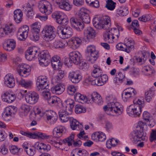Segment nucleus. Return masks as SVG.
Segmentation results:
<instances>
[{"mask_svg": "<svg viewBox=\"0 0 156 156\" xmlns=\"http://www.w3.org/2000/svg\"><path fill=\"white\" fill-rule=\"evenodd\" d=\"M52 18L55 19L56 22L59 24L66 25L69 20L65 14L61 12H55L52 15Z\"/></svg>", "mask_w": 156, "mask_h": 156, "instance_id": "9d476101", "label": "nucleus"}, {"mask_svg": "<svg viewBox=\"0 0 156 156\" xmlns=\"http://www.w3.org/2000/svg\"><path fill=\"white\" fill-rule=\"evenodd\" d=\"M146 126L145 122L141 121H139L136 124V129L132 132L130 135V138L134 144H136L139 141L147 140L146 134L143 132L144 127Z\"/></svg>", "mask_w": 156, "mask_h": 156, "instance_id": "f03ea898", "label": "nucleus"}, {"mask_svg": "<svg viewBox=\"0 0 156 156\" xmlns=\"http://www.w3.org/2000/svg\"><path fill=\"white\" fill-rule=\"evenodd\" d=\"M151 19L150 16L149 15H144L139 18V20L143 22H146L149 20Z\"/></svg>", "mask_w": 156, "mask_h": 156, "instance_id": "052dcab7", "label": "nucleus"}, {"mask_svg": "<svg viewBox=\"0 0 156 156\" xmlns=\"http://www.w3.org/2000/svg\"><path fill=\"white\" fill-rule=\"evenodd\" d=\"M38 133L37 137L42 139H51L52 137L51 136L47 135L45 133H42L38 132Z\"/></svg>", "mask_w": 156, "mask_h": 156, "instance_id": "bf43d9fd", "label": "nucleus"}, {"mask_svg": "<svg viewBox=\"0 0 156 156\" xmlns=\"http://www.w3.org/2000/svg\"><path fill=\"white\" fill-rule=\"evenodd\" d=\"M54 2L60 8L66 11L70 10L72 7V6L68 2L64 0H56L54 1Z\"/></svg>", "mask_w": 156, "mask_h": 156, "instance_id": "5701e85b", "label": "nucleus"}, {"mask_svg": "<svg viewBox=\"0 0 156 156\" xmlns=\"http://www.w3.org/2000/svg\"><path fill=\"white\" fill-rule=\"evenodd\" d=\"M133 95L126 92V90H124L122 94V99L124 102L127 101L129 98H132Z\"/></svg>", "mask_w": 156, "mask_h": 156, "instance_id": "de8ad7c7", "label": "nucleus"}, {"mask_svg": "<svg viewBox=\"0 0 156 156\" xmlns=\"http://www.w3.org/2000/svg\"><path fill=\"white\" fill-rule=\"evenodd\" d=\"M3 30L5 34H8L13 31L14 26L11 24L6 25Z\"/></svg>", "mask_w": 156, "mask_h": 156, "instance_id": "49530a36", "label": "nucleus"}, {"mask_svg": "<svg viewBox=\"0 0 156 156\" xmlns=\"http://www.w3.org/2000/svg\"><path fill=\"white\" fill-rule=\"evenodd\" d=\"M9 148L10 152L14 154H16L21 150H22V149L20 148L18 149L17 146H16L12 145L9 146Z\"/></svg>", "mask_w": 156, "mask_h": 156, "instance_id": "8fccbe9b", "label": "nucleus"}, {"mask_svg": "<svg viewBox=\"0 0 156 156\" xmlns=\"http://www.w3.org/2000/svg\"><path fill=\"white\" fill-rule=\"evenodd\" d=\"M70 126L71 129L73 130H79L83 128V126L75 119H73L71 123Z\"/></svg>", "mask_w": 156, "mask_h": 156, "instance_id": "4c0bfd02", "label": "nucleus"}, {"mask_svg": "<svg viewBox=\"0 0 156 156\" xmlns=\"http://www.w3.org/2000/svg\"><path fill=\"white\" fill-rule=\"evenodd\" d=\"M125 40L126 42L125 43V45L126 46V48L127 49H126L127 51V53H129L130 51L134 49V41L131 38H126Z\"/></svg>", "mask_w": 156, "mask_h": 156, "instance_id": "e433bc0d", "label": "nucleus"}, {"mask_svg": "<svg viewBox=\"0 0 156 156\" xmlns=\"http://www.w3.org/2000/svg\"><path fill=\"white\" fill-rule=\"evenodd\" d=\"M134 104L129 105L126 109V112L129 116H139L141 114L142 108L144 106L143 97H140L137 100L133 101Z\"/></svg>", "mask_w": 156, "mask_h": 156, "instance_id": "7ed1b4c3", "label": "nucleus"}, {"mask_svg": "<svg viewBox=\"0 0 156 156\" xmlns=\"http://www.w3.org/2000/svg\"><path fill=\"white\" fill-rule=\"evenodd\" d=\"M84 36L88 40L94 37L95 35L94 30L90 27L84 30Z\"/></svg>", "mask_w": 156, "mask_h": 156, "instance_id": "a878e982", "label": "nucleus"}, {"mask_svg": "<svg viewBox=\"0 0 156 156\" xmlns=\"http://www.w3.org/2000/svg\"><path fill=\"white\" fill-rule=\"evenodd\" d=\"M92 139L95 141L103 142L106 139L105 134L100 132H95L93 133L91 135Z\"/></svg>", "mask_w": 156, "mask_h": 156, "instance_id": "412c9836", "label": "nucleus"}, {"mask_svg": "<svg viewBox=\"0 0 156 156\" xmlns=\"http://www.w3.org/2000/svg\"><path fill=\"white\" fill-rule=\"evenodd\" d=\"M103 109L105 111H108L115 113L117 115H121L123 111V108L120 104L116 101L114 102H108Z\"/></svg>", "mask_w": 156, "mask_h": 156, "instance_id": "39448f33", "label": "nucleus"}, {"mask_svg": "<svg viewBox=\"0 0 156 156\" xmlns=\"http://www.w3.org/2000/svg\"><path fill=\"white\" fill-rule=\"evenodd\" d=\"M62 107H61L60 109L58 112V115L60 118H62V116L65 115H69L72 114V111L67 108V106H65L64 107L62 104Z\"/></svg>", "mask_w": 156, "mask_h": 156, "instance_id": "393cba45", "label": "nucleus"}, {"mask_svg": "<svg viewBox=\"0 0 156 156\" xmlns=\"http://www.w3.org/2000/svg\"><path fill=\"white\" fill-rule=\"evenodd\" d=\"M19 75L23 77H26L30 74L31 68L30 66L26 64L22 63L18 66L17 68Z\"/></svg>", "mask_w": 156, "mask_h": 156, "instance_id": "9b49d317", "label": "nucleus"}, {"mask_svg": "<svg viewBox=\"0 0 156 156\" xmlns=\"http://www.w3.org/2000/svg\"><path fill=\"white\" fill-rule=\"evenodd\" d=\"M62 104L63 105V106L64 105V107L65 106H67V109H69V110H70V109H71V110L73 111V108L75 105V102L74 100L69 98L65 101V103H61V105Z\"/></svg>", "mask_w": 156, "mask_h": 156, "instance_id": "ea45409f", "label": "nucleus"}, {"mask_svg": "<svg viewBox=\"0 0 156 156\" xmlns=\"http://www.w3.org/2000/svg\"><path fill=\"white\" fill-rule=\"evenodd\" d=\"M69 58L67 60H70L72 62L76 65L80 63L82 58L79 52L75 51L71 52L69 53Z\"/></svg>", "mask_w": 156, "mask_h": 156, "instance_id": "4468645a", "label": "nucleus"}, {"mask_svg": "<svg viewBox=\"0 0 156 156\" xmlns=\"http://www.w3.org/2000/svg\"><path fill=\"white\" fill-rule=\"evenodd\" d=\"M52 101V105H57L60 104H61L60 99L55 96H53Z\"/></svg>", "mask_w": 156, "mask_h": 156, "instance_id": "e2e57ef3", "label": "nucleus"}, {"mask_svg": "<svg viewBox=\"0 0 156 156\" xmlns=\"http://www.w3.org/2000/svg\"><path fill=\"white\" fill-rule=\"evenodd\" d=\"M64 127L62 126H58L55 128L53 132L54 136L56 138L61 137L64 131Z\"/></svg>", "mask_w": 156, "mask_h": 156, "instance_id": "f704fd0d", "label": "nucleus"}, {"mask_svg": "<svg viewBox=\"0 0 156 156\" xmlns=\"http://www.w3.org/2000/svg\"><path fill=\"white\" fill-rule=\"evenodd\" d=\"M59 57L58 56H53L50 62H51V65L52 68L55 70H59L60 69L62 65V63L59 60Z\"/></svg>", "mask_w": 156, "mask_h": 156, "instance_id": "aec40b11", "label": "nucleus"}, {"mask_svg": "<svg viewBox=\"0 0 156 156\" xmlns=\"http://www.w3.org/2000/svg\"><path fill=\"white\" fill-rule=\"evenodd\" d=\"M39 31H34V30L31 31L30 34L29 35L30 39L34 41H37L39 40Z\"/></svg>", "mask_w": 156, "mask_h": 156, "instance_id": "79ce46f5", "label": "nucleus"}, {"mask_svg": "<svg viewBox=\"0 0 156 156\" xmlns=\"http://www.w3.org/2000/svg\"><path fill=\"white\" fill-rule=\"evenodd\" d=\"M14 19L15 22L18 23H20L22 20L23 12L20 9H17L14 12Z\"/></svg>", "mask_w": 156, "mask_h": 156, "instance_id": "2f4dec72", "label": "nucleus"}, {"mask_svg": "<svg viewBox=\"0 0 156 156\" xmlns=\"http://www.w3.org/2000/svg\"><path fill=\"white\" fill-rule=\"evenodd\" d=\"M126 47V46L125 45V44L122 43H119L116 45V48L117 49L127 52V51H126V49H127Z\"/></svg>", "mask_w": 156, "mask_h": 156, "instance_id": "4d7b16f0", "label": "nucleus"}, {"mask_svg": "<svg viewBox=\"0 0 156 156\" xmlns=\"http://www.w3.org/2000/svg\"><path fill=\"white\" fill-rule=\"evenodd\" d=\"M109 31L111 34L112 38V39H114L115 38L114 36V35L117 36V37L118 38L119 36L117 34V33H118V30L117 29L113 28L109 30Z\"/></svg>", "mask_w": 156, "mask_h": 156, "instance_id": "13d9d810", "label": "nucleus"}, {"mask_svg": "<svg viewBox=\"0 0 156 156\" xmlns=\"http://www.w3.org/2000/svg\"><path fill=\"white\" fill-rule=\"evenodd\" d=\"M16 43L15 41L13 39L7 40L6 43L3 45V48L5 50L7 51H11L13 50L15 48Z\"/></svg>", "mask_w": 156, "mask_h": 156, "instance_id": "4be33fe9", "label": "nucleus"}, {"mask_svg": "<svg viewBox=\"0 0 156 156\" xmlns=\"http://www.w3.org/2000/svg\"><path fill=\"white\" fill-rule=\"evenodd\" d=\"M69 78L73 83H76L82 80V76L78 72L73 71L69 73Z\"/></svg>", "mask_w": 156, "mask_h": 156, "instance_id": "6ab92c4d", "label": "nucleus"}, {"mask_svg": "<svg viewBox=\"0 0 156 156\" xmlns=\"http://www.w3.org/2000/svg\"><path fill=\"white\" fill-rule=\"evenodd\" d=\"M25 56L29 61L38 57L40 64L42 66H47L50 62L51 56L48 51L44 50L40 53L39 50L36 47L29 48L25 52Z\"/></svg>", "mask_w": 156, "mask_h": 156, "instance_id": "f257e3e1", "label": "nucleus"}, {"mask_svg": "<svg viewBox=\"0 0 156 156\" xmlns=\"http://www.w3.org/2000/svg\"><path fill=\"white\" fill-rule=\"evenodd\" d=\"M39 95L35 92L26 94L25 100L27 102L30 104H34L37 102L39 99Z\"/></svg>", "mask_w": 156, "mask_h": 156, "instance_id": "ddd939ff", "label": "nucleus"}, {"mask_svg": "<svg viewBox=\"0 0 156 156\" xmlns=\"http://www.w3.org/2000/svg\"><path fill=\"white\" fill-rule=\"evenodd\" d=\"M5 83L10 87H13L15 84V80L13 76L10 74L6 75L4 78Z\"/></svg>", "mask_w": 156, "mask_h": 156, "instance_id": "b1692460", "label": "nucleus"}, {"mask_svg": "<svg viewBox=\"0 0 156 156\" xmlns=\"http://www.w3.org/2000/svg\"><path fill=\"white\" fill-rule=\"evenodd\" d=\"M48 2L46 1H41L39 3L38 8L42 13H45L48 11Z\"/></svg>", "mask_w": 156, "mask_h": 156, "instance_id": "c9c22d12", "label": "nucleus"}, {"mask_svg": "<svg viewBox=\"0 0 156 156\" xmlns=\"http://www.w3.org/2000/svg\"><path fill=\"white\" fill-rule=\"evenodd\" d=\"M66 73L64 71L60 70L58 71V75L55 76V78L58 80H61L65 75Z\"/></svg>", "mask_w": 156, "mask_h": 156, "instance_id": "680f3d73", "label": "nucleus"}, {"mask_svg": "<svg viewBox=\"0 0 156 156\" xmlns=\"http://www.w3.org/2000/svg\"><path fill=\"white\" fill-rule=\"evenodd\" d=\"M8 152V149L6 148L5 145L3 144L0 147V152L3 154H6Z\"/></svg>", "mask_w": 156, "mask_h": 156, "instance_id": "774afa93", "label": "nucleus"}, {"mask_svg": "<svg viewBox=\"0 0 156 156\" xmlns=\"http://www.w3.org/2000/svg\"><path fill=\"white\" fill-rule=\"evenodd\" d=\"M74 137V135L73 134L71 135L67 138H66L62 140L63 142L65 144L67 143L69 146H71L72 145L73 143V146L74 147L80 146L82 144V142L80 140H78L75 141L73 140Z\"/></svg>", "mask_w": 156, "mask_h": 156, "instance_id": "dca6fc26", "label": "nucleus"}, {"mask_svg": "<svg viewBox=\"0 0 156 156\" xmlns=\"http://www.w3.org/2000/svg\"><path fill=\"white\" fill-rule=\"evenodd\" d=\"M17 82L22 86L26 88H30L33 84V82L32 81L28 80L25 81L24 80L21 79H19L18 77L16 78Z\"/></svg>", "mask_w": 156, "mask_h": 156, "instance_id": "bb28decb", "label": "nucleus"}, {"mask_svg": "<svg viewBox=\"0 0 156 156\" xmlns=\"http://www.w3.org/2000/svg\"><path fill=\"white\" fill-rule=\"evenodd\" d=\"M67 93L70 95H73L76 91L75 87L72 85L68 86L67 88Z\"/></svg>", "mask_w": 156, "mask_h": 156, "instance_id": "864d4df0", "label": "nucleus"}, {"mask_svg": "<svg viewBox=\"0 0 156 156\" xmlns=\"http://www.w3.org/2000/svg\"><path fill=\"white\" fill-rule=\"evenodd\" d=\"M42 95L47 100L51 97L49 88L46 89L45 91H43L42 93Z\"/></svg>", "mask_w": 156, "mask_h": 156, "instance_id": "69168bd1", "label": "nucleus"}, {"mask_svg": "<svg viewBox=\"0 0 156 156\" xmlns=\"http://www.w3.org/2000/svg\"><path fill=\"white\" fill-rule=\"evenodd\" d=\"M57 31L58 33L60 34L61 37L63 39L70 37L73 34L72 29L69 26L63 27L58 26L57 28Z\"/></svg>", "mask_w": 156, "mask_h": 156, "instance_id": "1a4fd4ad", "label": "nucleus"}, {"mask_svg": "<svg viewBox=\"0 0 156 156\" xmlns=\"http://www.w3.org/2000/svg\"><path fill=\"white\" fill-rule=\"evenodd\" d=\"M26 151L29 155L30 156H33L36 152L35 149L34 147H31L28 149L27 147H26Z\"/></svg>", "mask_w": 156, "mask_h": 156, "instance_id": "6e6d98bb", "label": "nucleus"}, {"mask_svg": "<svg viewBox=\"0 0 156 156\" xmlns=\"http://www.w3.org/2000/svg\"><path fill=\"white\" fill-rule=\"evenodd\" d=\"M51 147L49 145H46L45 144L41 143L40 148V151L42 153H44V151H47L50 149Z\"/></svg>", "mask_w": 156, "mask_h": 156, "instance_id": "3c124183", "label": "nucleus"}, {"mask_svg": "<svg viewBox=\"0 0 156 156\" xmlns=\"http://www.w3.org/2000/svg\"><path fill=\"white\" fill-rule=\"evenodd\" d=\"M76 151V153L75 154H73L71 156H89L88 152L85 150H81L76 149L73 150V151Z\"/></svg>", "mask_w": 156, "mask_h": 156, "instance_id": "58836bf2", "label": "nucleus"}, {"mask_svg": "<svg viewBox=\"0 0 156 156\" xmlns=\"http://www.w3.org/2000/svg\"><path fill=\"white\" fill-rule=\"evenodd\" d=\"M70 22L72 26L78 31L81 30L83 28L84 24L81 22L78 16L77 18L72 17L70 19Z\"/></svg>", "mask_w": 156, "mask_h": 156, "instance_id": "2eb2a0df", "label": "nucleus"}, {"mask_svg": "<svg viewBox=\"0 0 156 156\" xmlns=\"http://www.w3.org/2000/svg\"><path fill=\"white\" fill-rule=\"evenodd\" d=\"M115 3L112 0H107L106 1L105 7L109 10H112L115 8Z\"/></svg>", "mask_w": 156, "mask_h": 156, "instance_id": "a18cd8bd", "label": "nucleus"}, {"mask_svg": "<svg viewBox=\"0 0 156 156\" xmlns=\"http://www.w3.org/2000/svg\"><path fill=\"white\" fill-rule=\"evenodd\" d=\"M68 43L64 40H56L53 43V46L55 48H64Z\"/></svg>", "mask_w": 156, "mask_h": 156, "instance_id": "7c9ffc66", "label": "nucleus"}, {"mask_svg": "<svg viewBox=\"0 0 156 156\" xmlns=\"http://www.w3.org/2000/svg\"><path fill=\"white\" fill-rule=\"evenodd\" d=\"M17 108L14 106H9L7 107L5 109L4 112L5 117L11 116L12 114H14L16 112Z\"/></svg>", "mask_w": 156, "mask_h": 156, "instance_id": "72a5a7b5", "label": "nucleus"}, {"mask_svg": "<svg viewBox=\"0 0 156 156\" xmlns=\"http://www.w3.org/2000/svg\"><path fill=\"white\" fill-rule=\"evenodd\" d=\"M108 80V76L106 74L101 75L96 78L97 83V85L101 86L105 83Z\"/></svg>", "mask_w": 156, "mask_h": 156, "instance_id": "473e14b6", "label": "nucleus"}, {"mask_svg": "<svg viewBox=\"0 0 156 156\" xmlns=\"http://www.w3.org/2000/svg\"><path fill=\"white\" fill-rule=\"evenodd\" d=\"M89 11L86 9L82 7L80 9V11L78 12L77 15L78 16L88 14V12Z\"/></svg>", "mask_w": 156, "mask_h": 156, "instance_id": "338daca9", "label": "nucleus"}, {"mask_svg": "<svg viewBox=\"0 0 156 156\" xmlns=\"http://www.w3.org/2000/svg\"><path fill=\"white\" fill-rule=\"evenodd\" d=\"M29 30V27L27 25H24L20 27L18 31L17 36L20 41H24L27 38Z\"/></svg>", "mask_w": 156, "mask_h": 156, "instance_id": "f8f14e48", "label": "nucleus"}, {"mask_svg": "<svg viewBox=\"0 0 156 156\" xmlns=\"http://www.w3.org/2000/svg\"><path fill=\"white\" fill-rule=\"evenodd\" d=\"M93 67L94 69L91 73V76L96 78L102 74V70L100 67L97 65H94Z\"/></svg>", "mask_w": 156, "mask_h": 156, "instance_id": "c756f323", "label": "nucleus"}, {"mask_svg": "<svg viewBox=\"0 0 156 156\" xmlns=\"http://www.w3.org/2000/svg\"><path fill=\"white\" fill-rule=\"evenodd\" d=\"M89 102L93 103L94 102L98 105H102L103 101L100 95L97 93H94L90 96L88 98Z\"/></svg>", "mask_w": 156, "mask_h": 156, "instance_id": "f3484780", "label": "nucleus"}, {"mask_svg": "<svg viewBox=\"0 0 156 156\" xmlns=\"http://www.w3.org/2000/svg\"><path fill=\"white\" fill-rule=\"evenodd\" d=\"M93 23L95 28L99 29L107 30L111 25L110 17L108 16L105 17L103 20H100L98 18H94L93 20Z\"/></svg>", "mask_w": 156, "mask_h": 156, "instance_id": "20e7f679", "label": "nucleus"}, {"mask_svg": "<svg viewBox=\"0 0 156 156\" xmlns=\"http://www.w3.org/2000/svg\"><path fill=\"white\" fill-rule=\"evenodd\" d=\"M155 92L154 90H150L145 93V98L146 101L148 102L150 101L154 95Z\"/></svg>", "mask_w": 156, "mask_h": 156, "instance_id": "a19ab883", "label": "nucleus"}, {"mask_svg": "<svg viewBox=\"0 0 156 156\" xmlns=\"http://www.w3.org/2000/svg\"><path fill=\"white\" fill-rule=\"evenodd\" d=\"M75 111L76 114L84 113L86 112V109L80 105L77 104L75 106Z\"/></svg>", "mask_w": 156, "mask_h": 156, "instance_id": "c03bdc74", "label": "nucleus"}, {"mask_svg": "<svg viewBox=\"0 0 156 156\" xmlns=\"http://www.w3.org/2000/svg\"><path fill=\"white\" fill-rule=\"evenodd\" d=\"M78 18L80 19L81 22L82 21V23H84L86 24L89 23H90V16L88 14H87L78 16Z\"/></svg>", "mask_w": 156, "mask_h": 156, "instance_id": "37998d69", "label": "nucleus"}, {"mask_svg": "<svg viewBox=\"0 0 156 156\" xmlns=\"http://www.w3.org/2000/svg\"><path fill=\"white\" fill-rule=\"evenodd\" d=\"M44 34V38L46 41L53 40L56 36V32L54 27L51 25L45 26L43 29Z\"/></svg>", "mask_w": 156, "mask_h": 156, "instance_id": "423d86ee", "label": "nucleus"}, {"mask_svg": "<svg viewBox=\"0 0 156 156\" xmlns=\"http://www.w3.org/2000/svg\"><path fill=\"white\" fill-rule=\"evenodd\" d=\"M104 40L108 43H110L112 42L113 39L112 38L111 34L110 33L109 30L108 31H107L104 34Z\"/></svg>", "mask_w": 156, "mask_h": 156, "instance_id": "603ef678", "label": "nucleus"}, {"mask_svg": "<svg viewBox=\"0 0 156 156\" xmlns=\"http://www.w3.org/2000/svg\"><path fill=\"white\" fill-rule=\"evenodd\" d=\"M65 88L63 85L59 83L57 84L52 88L53 93L56 94H60L64 91Z\"/></svg>", "mask_w": 156, "mask_h": 156, "instance_id": "c85d7f7f", "label": "nucleus"}, {"mask_svg": "<svg viewBox=\"0 0 156 156\" xmlns=\"http://www.w3.org/2000/svg\"><path fill=\"white\" fill-rule=\"evenodd\" d=\"M47 122L51 124L55 123L58 119L57 114L53 111L50 110L46 114Z\"/></svg>", "mask_w": 156, "mask_h": 156, "instance_id": "a211bd4d", "label": "nucleus"}, {"mask_svg": "<svg viewBox=\"0 0 156 156\" xmlns=\"http://www.w3.org/2000/svg\"><path fill=\"white\" fill-rule=\"evenodd\" d=\"M20 112L23 113V115H27L30 110L29 106L25 104L22 105L20 108Z\"/></svg>", "mask_w": 156, "mask_h": 156, "instance_id": "09e8293b", "label": "nucleus"}, {"mask_svg": "<svg viewBox=\"0 0 156 156\" xmlns=\"http://www.w3.org/2000/svg\"><path fill=\"white\" fill-rule=\"evenodd\" d=\"M125 90H126V92L129 93L132 95L134 96L136 94L137 92L136 90L133 88L129 87L126 89Z\"/></svg>", "mask_w": 156, "mask_h": 156, "instance_id": "0e129e2a", "label": "nucleus"}, {"mask_svg": "<svg viewBox=\"0 0 156 156\" xmlns=\"http://www.w3.org/2000/svg\"><path fill=\"white\" fill-rule=\"evenodd\" d=\"M36 89L39 91L44 89H48L49 87V83L46 76H39L36 80Z\"/></svg>", "mask_w": 156, "mask_h": 156, "instance_id": "0eeeda50", "label": "nucleus"}, {"mask_svg": "<svg viewBox=\"0 0 156 156\" xmlns=\"http://www.w3.org/2000/svg\"><path fill=\"white\" fill-rule=\"evenodd\" d=\"M71 44L74 48H78L82 43V39L77 37H72L71 39Z\"/></svg>", "mask_w": 156, "mask_h": 156, "instance_id": "cd10ccee", "label": "nucleus"}, {"mask_svg": "<svg viewBox=\"0 0 156 156\" xmlns=\"http://www.w3.org/2000/svg\"><path fill=\"white\" fill-rule=\"evenodd\" d=\"M86 55L89 57L88 60L91 63H94L99 57L98 52L96 50L94 45L88 46L87 48Z\"/></svg>", "mask_w": 156, "mask_h": 156, "instance_id": "6e6552de", "label": "nucleus"}, {"mask_svg": "<svg viewBox=\"0 0 156 156\" xmlns=\"http://www.w3.org/2000/svg\"><path fill=\"white\" fill-rule=\"evenodd\" d=\"M23 11L25 13L27 12H31L33 11L32 6H30L29 3H28L23 7Z\"/></svg>", "mask_w": 156, "mask_h": 156, "instance_id": "5fc2aeb1", "label": "nucleus"}]
</instances>
